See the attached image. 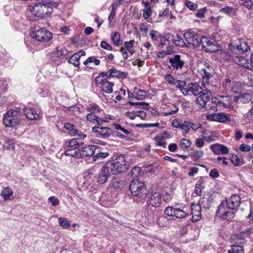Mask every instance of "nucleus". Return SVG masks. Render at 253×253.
<instances>
[{
	"mask_svg": "<svg viewBox=\"0 0 253 253\" xmlns=\"http://www.w3.org/2000/svg\"><path fill=\"white\" fill-rule=\"evenodd\" d=\"M113 126L116 130H119L123 132L126 135H129L132 134V131L130 129H126L122 127L120 124L115 123L113 125Z\"/></svg>",
	"mask_w": 253,
	"mask_h": 253,
	"instance_id": "obj_49",
	"label": "nucleus"
},
{
	"mask_svg": "<svg viewBox=\"0 0 253 253\" xmlns=\"http://www.w3.org/2000/svg\"><path fill=\"white\" fill-rule=\"evenodd\" d=\"M220 11V12L224 13L230 16H231L232 14H234L235 12V9L233 7H230L229 6H225V7L222 8Z\"/></svg>",
	"mask_w": 253,
	"mask_h": 253,
	"instance_id": "obj_50",
	"label": "nucleus"
},
{
	"mask_svg": "<svg viewBox=\"0 0 253 253\" xmlns=\"http://www.w3.org/2000/svg\"><path fill=\"white\" fill-rule=\"evenodd\" d=\"M252 96L249 93L240 94L239 96H235L233 98V101L238 103L246 104L251 101Z\"/></svg>",
	"mask_w": 253,
	"mask_h": 253,
	"instance_id": "obj_23",
	"label": "nucleus"
},
{
	"mask_svg": "<svg viewBox=\"0 0 253 253\" xmlns=\"http://www.w3.org/2000/svg\"><path fill=\"white\" fill-rule=\"evenodd\" d=\"M134 41L131 40L130 41H126L124 42V48L126 49V51L129 52L130 55H133L135 52L133 48V44Z\"/></svg>",
	"mask_w": 253,
	"mask_h": 253,
	"instance_id": "obj_40",
	"label": "nucleus"
},
{
	"mask_svg": "<svg viewBox=\"0 0 253 253\" xmlns=\"http://www.w3.org/2000/svg\"><path fill=\"white\" fill-rule=\"evenodd\" d=\"M58 220L59 225L64 229L69 228L70 226V222L65 218L59 217Z\"/></svg>",
	"mask_w": 253,
	"mask_h": 253,
	"instance_id": "obj_45",
	"label": "nucleus"
},
{
	"mask_svg": "<svg viewBox=\"0 0 253 253\" xmlns=\"http://www.w3.org/2000/svg\"><path fill=\"white\" fill-rule=\"evenodd\" d=\"M210 45L207 48L205 49V52H211V53H215L217 52L219 50H220L221 49V47L217 45V43L216 42H209Z\"/></svg>",
	"mask_w": 253,
	"mask_h": 253,
	"instance_id": "obj_31",
	"label": "nucleus"
},
{
	"mask_svg": "<svg viewBox=\"0 0 253 253\" xmlns=\"http://www.w3.org/2000/svg\"><path fill=\"white\" fill-rule=\"evenodd\" d=\"M111 183L114 189L118 190L123 188L125 183L119 177H114L111 181Z\"/></svg>",
	"mask_w": 253,
	"mask_h": 253,
	"instance_id": "obj_34",
	"label": "nucleus"
},
{
	"mask_svg": "<svg viewBox=\"0 0 253 253\" xmlns=\"http://www.w3.org/2000/svg\"><path fill=\"white\" fill-rule=\"evenodd\" d=\"M165 213L169 216H174L176 218H182L186 216V212L182 209L169 206L165 208Z\"/></svg>",
	"mask_w": 253,
	"mask_h": 253,
	"instance_id": "obj_10",
	"label": "nucleus"
},
{
	"mask_svg": "<svg viewBox=\"0 0 253 253\" xmlns=\"http://www.w3.org/2000/svg\"><path fill=\"white\" fill-rule=\"evenodd\" d=\"M97 146L94 145H90L83 147L80 151L81 158L83 157L93 156Z\"/></svg>",
	"mask_w": 253,
	"mask_h": 253,
	"instance_id": "obj_21",
	"label": "nucleus"
},
{
	"mask_svg": "<svg viewBox=\"0 0 253 253\" xmlns=\"http://www.w3.org/2000/svg\"><path fill=\"white\" fill-rule=\"evenodd\" d=\"M231 163L235 166H240L242 165L238 157L235 155H232L230 159Z\"/></svg>",
	"mask_w": 253,
	"mask_h": 253,
	"instance_id": "obj_57",
	"label": "nucleus"
},
{
	"mask_svg": "<svg viewBox=\"0 0 253 253\" xmlns=\"http://www.w3.org/2000/svg\"><path fill=\"white\" fill-rule=\"evenodd\" d=\"M108 169L109 168L105 165L99 170L97 178V181L99 184L105 183L110 175Z\"/></svg>",
	"mask_w": 253,
	"mask_h": 253,
	"instance_id": "obj_17",
	"label": "nucleus"
},
{
	"mask_svg": "<svg viewBox=\"0 0 253 253\" xmlns=\"http://www.w3.org/2000/svg\"><path fill=\"white\" fill-rule=\"evenodd\" d=\"M128 104L130 105L137 106L138 108L146 109L148 110L149 109V104L146 102H134L132 101H129Z\"/></svg>",
	"mask_w": 253,
	"mask_h": 253,
	"instance_id": "obj_51",
	"label": "nucleus"
},
{
	"mask_svg": "<svg viewBox=\"0 0 253 253\" xmlns=\"http://www.w3.org/2000/svg\"><path fill=\"white\" fill-rule=\"evenodd\" d=\"M169 63L173 70H178L183 68L185 62L181 58V55L176 54L169 58Z\"/></svg>",
	"mask_w": 253,
	"mask_h": 253,
	"instance_id": "obj_15",
	"label": "nucleus"
},
{
	"mask_svg": "<svg viewBox=\"0 0 253 253\" xmlns=\"http://www.w3.org/2000/svg\"><path fill=\"white\" fill-rule=\"evenodd\" d=\"M164 139H165L163 138V136H160L159 135H158L154 137V140L156 141V144L165 148L166 147V142Z\"/></svg>",
	"mask_w": 253,
	"mask_h": 253,
	"instance_id": "obj_48",
	"label": "nucleus"
},
{
	"mask_svg": "<svg viewBox=\"0 0 253 253\" xmlns=\"http://www.w3.org/2000/svg\"><path fill=\"white\" fill-rule=\"evenodd\" d=\"M134 93L137 96H135L134 98L136 100H141V97H144L147 94V92L145 90H142L137 87L134 88Z\"/></svg>",
	"mask_w": 253,
	"mask_h": 253,
	"instance_id": "obj_47",
	"label": "nucleus"
},
{
	"mask_svg": "<svg viewBox=\"0 0 253 253\" xmlns=\"http://www.w3.org/2000/svg\"><path fill=\"white\" fill-rule=\"evenodd\" d=\"M184 38L188 44H191L194 48H199L198 35L194 32L188 31L184 34Z\"/></svg>",
	"mask_w": 253,
	"mask_h": 253,
	"instance_id": "obj_13",
	"label": "nucleus"
},
{
	"mask_svg": "<svg viewBox=\"0 0 253 253\" xmlns=\"http://www.w3.org/2000/svg\"><path fill=\"white\" fill-rule=\"evenodd\" d=\"M23 112L26 118L31 120H37L39 118V115L37 114V111L33 107L28 106L24 107L23 108Z\"/></svg>",
	"mask_w": 253,
	"mask_h": 253,
	"instance_id": "obj_20",
	"label": "nucleus"
},
{
	"mask_svg": "<svg viewBox=\"0 0 253 253\" xmlns=\"http://www.w3.org/2000/svg\"><path fill=\"white\" fill-rule=\"evenodd\" d=\"M229 210L225 207L223 204H220L218 207L216 215L222 220L230 221L234 217L235 212Z\"/></svg>",
	"mask_w": 253,
	"mask_h": 253,
	"instance_id": "obj_6",
	"label": "nucleus"
},
{
	"mask_svg": "<svg viewBox=\"0 0 253 253\" xmlns=\"http://www.w3.org/2000/svg\"><path fill=\"white\" fill-rule=\"evenodd\" d=\"M211 120L219 122L220 123H225L229 121L230 120V115L223 113H214L209 117Z\"/></svg>",
	"mask_w": 253,
	"mask_h": 253,
	"instance_id": "obj_19",
	"label": "nucleus"
},
{
	"mask_svg": "<svg viewBox=\"0 0 253 253\" xmlns=\"http://www.w3.org/2000/svg\"><path fill=\"white\" fill-rule=\"evenodd\" d=\"M211 41L209 40L207 37H203L201 38L199 40V48L201 47L202 49L205 51V49L207 48L210 44L209 42H211Z\"/></svg>",
	"mask_w": 253,
	"mask_h": 253,
	"instance_id": "obj_41",
	"label": "nucleus"
},
{
	"mask_svg": "<svg viewBox=\"0 0 253 253\" xmlns=\"http://www.w3.org/2000/svg\"><path fill=\"white\" fill-rule=\"evenodd\" d=\"M213 202V196L209 192L205 193L201 199L200 206L205 210H209Z\"/></svg>",
	"mask_w": 253,
	"mask_h": 253,
	"instance_id": "obj_16",
	"label": "nucleus"
},
{
	"mask_svg": "<svg viewBox=\"0 0 253 253\" xmlns=\"http://www.w3.org/2000/svg\"><path fill=\"white\" fill-rule=\"evenodd\" d=\"M141 169L138 167H133L129 173V175L131 176L132 180H138L140 175Z\"/></svg>",
	"mask_w": 253,
	"mask_h": 253,
	"instance_id": "obj_38",
	"label": "nucleus"
},
{
	"mask_svg": "<svg viewBox=\"0 0 253 253\" xmlns=\"http://www.w3.org/2000/svg\"><path fill=\"white\" fill-rule=\"evenodd\" d=\"M111 40L114 44L118 46L123 43V41L121 40L120 33L118 32L114 33L111 36Z\"/></svg>",
	"mask_w": 253,
	"mask_h": 253,
	"instance_id": "obj_39",
	"label": "nucleus"
},
{
	"mask_svg": "<svg viewBox=\"0 0 253 253\" xmlns=\"http://www.w3.org/2000/svg\"><path fill=\"white\" fill-rule=\"evenodd\" d=\"M109 121L107 120H103V118H101L97 116L96 118V120H95L94 123L96 124L97 125L94 126V127H98L103 126L102 125L104 123H108Z\"/></svg>",
	"mask_w": 253,
	"mask_h": 253,
	"instance_id": "obj_59",
	"label": "nucleus"
},
{
	"mask_svg": "<svg viewBox=\"0 0 253 253\" xmlns=\"http://www.w3.org/2000/svg\"><path fill=\"white\" fill-rule=\"evenodd\" d=\"M241 198L238 195H233L225 201H222L220 204H223L225 207L231 210H237L240 205Z\"/></svg>",
	"mask_w": 253,
	"mask_h": 253,
	"instance_id": "obj_9",
	"label": "nucleus"
},
{
	"mask_svg": "<svg viewBox=\"0 0 253 253\" xmlns=\"http://www.w3.org/2000/svg\"><path fill=\"white\" fill-rule=\"evenodd\" d=\"M175 84H174V86L178 89H180L182 88H183L186 85V83L184 81H181V80H176V81L175 83Z\"/></svg>",
	"mask_w": 253,
	"mask_h": 253,
	"instance_id": "obj_61",
	"label": "nucleus"
},
{
	"mask_svg": "<svg viewBox=\"0 0 253 253\" xmlns=\"http://www.w3.org/2000/svg\"><path fill=\"white\" fill-rule=\"evenodd\" d=\"M201 208L200 205H195L192 207L191 214L192 215V221L196 222L198 221L201 217Z\"/></svg>",
	"mask_w": 253,
	"mask_h": 253,
	"instance_id": "obj_25",
	"label": "nucleus"
},
{
	"mask_svg": "<svg viewBox=\"0 0 253 253\" xmlns=\"http://www.w3.org/2000/svg\"><path fill=\"white\" fill-rule=\"evenodd\" d=\"M188 125V121H184L183 123H180L179 121L176 119L172 121V126L174 127L179 128L183 131V132L187 133L189 132V129L186 126Z\"/></svg>",
	"mask_w": 253,
	"mask_h": 253,
	"instance_id": "obj_22",
	"label": "nucleus"
},
{
	"mask_svg": "<svg viewBox=\"0 0 253 253\" xmlns=\"http://www.w3.org/2000/svg\"><path fill=\"white\" fill-rule=\"evenodd\" d=\"M233 62L238 66L253 71V65L245 57L238 55H231Z\"/></svg>",
	"mask_w": 253,
	"mask_h": 253,
	"instance_id": "obj_12",
	"label": "nucleus"
},
{
	"mask_svg": "<svg viewBox=\"0 0 253 253\" xmlns=\"http://www.w3.org/2000/svg\"><path fill=\"white\" fill-rule=\"evenodd\" d=\"M203 180L200 179L198 180L194 190V193L198 196H201L202 193V190L204 188V186L202 185Z\"/></svg>",
	"mask_w": 253,
	"mask_h": 253,
	"instance_id": "obj_43",
	"label": "nucleus"
},
{
	"mask_svg": "<svg viewBox=\"0 0 253 253\" xmlns=\"http://www.w3.org/2000/svg\"><path fill=\"white\" fill-rule=\"evenodd\" d=\"M114 84L109 81H105L104 84L102 85V89L103 91L106 93H111L113 91V87Z\"/></svg>",
	"mask_w": 253,
	"mask_h": 253,
	"instance_id": "obj_35",
	"label": "nucleus"
},
{
	"mask_svg": "<svg viewBox=\"0 0 253 253\" xmlns=\"http://www.w3.org/2000/svg\"><path fill=\"white\" fill-rule=\"evenodd\" d=\"M207 86V88L200 94V96L196 99V103L199 104L202 108L209 109L207 106V103L210 101L212 95V91H214L213 87L212 86Z\"/></svg>",
	"mask_w": 253,
	"mask_h": 253,
	"instance_id": "obj_4",
	"label": "nucleus"
},
{
	"mask_svg": "<svg viewBox=\"0 0 253 253\" xmlns=\"http://www.w3.org/2000/svg\"><path fill=\"white\" fill-rule=\"evenodd\" d=\"M69 54V51L65 48L63 47L58 49L57 48L56 50L52 52L51 57L53 58V56H57L59 58H61L67 56Z\"/></svg>",
	"mask_w": 253,
	"mask_h": 253,
	"instance_id": "obj_30",
	"label": "nucleus"
},
{
	"mask_svg": "<svg viewBox=\"0 0 253 253\" xmlns=\"http://www.w3.org/2000/svg\"><path fill=\"white\" fill-rule=\"evenodd\" d=\"M186 126L188 127V129H190V128H191L194 130H196L198 128L202 127V125L200 123H194L189 121H188V125Z\"/></svg>",
	"mask_w": 253,
	"mask_h": 253,
	"instance_id": "obj_54",
	"label": "nucleus"
},
{
	"mask_svg": "<svg viewBox=\"0 0 253 253\" xmlns=\"http://www.w3.org/2000/svg\"><path fill=\"white\" fill-rule=\"evenodd\" d=\"M139 29L140 31L142 32V36L143 37L147 36L148 31V24L146 23H141L139 25Z\"/></svg>",
	"mask_w": 253,
	"mask_h": 253,
	"instance_id": "obj_55",
	"label": "nucleus"
},
{
	"mask_svg": "<svg viewBox=\"0 0 253 253\" xmlns=\"http://www.w3.org/2000/svg\"><path fill=\"white\" fill-rule=\"evenodd\" d=\"M229 47L230 50L232 52V55H239L243 54V52H240V50H241L242 49L240 48L237 40L231 42L229 44Z\"/></svg>",
	"mask_w": 253,
	"mask_h": 253,
	"instance_id": "obj_27",
	"label": "nucleus"
},
{
	"mask_svg": "<svg viewBox=\"0 0 253 253\" xmlns=\"http://www.w3.org/2000/svg\"><path fill=\"white\" fill-rule=\"evenodd\" d=\"M162 195L160 191L156 190L152 191L151 196L147 201L148 205L154 208L159 207L161 204Z\"/></svg>",
	"mask_w": 253,
	"mask_h": 253,
	"instance_id": "obj_14",
	"label": "nucleus"
},
{
	"mask_svg": "<svg viewBox=\"0 0 253 253\" xmlns=\"http://www.w3.org/2000/svg\"><path fill=\"white\" fill-rule=\"evenodd\" d=\"M173 42L176 46L181 47H188L184 40L178 35H176L173 39Z\"/></svg>",
	"mask_w": 253,
	"mask_h": 253,
	"instance_id": "obj_37",
	"label": "nucleus"
},
{
	"mask_svg": "<svg viewBox=\"0 0 253 253\" xmlns=\"http://www.w3.org/2000/svg\"><path fill=\"white\" fill-rule=\"evenodd\" d=\"M157 222L160 226L164 227L166 226L167 222V217L164 216H160L157 219Z\"/></svg>",
	"mask_w": 253,
	"mask_h": 253,
	"instance_id": "obj_60",
	"label": "nucleus"
},
{
	"mask_svg": "<svg viewBox=\"0 0 253 253\" xmlns=\"http://www.w3.org/2000/svg\"><path fill=\"white\" fill-rule=\"evenodd\" d=\"M78 138H73L70 141L66 142L65 145L69 148L77 149L80 145L84 144L83 141H78Z\"/></svg>",
	"mask_w": 253,
	"mask_h": 253,
	"instance_id": "obj_32",
	"label": "nucleus"
},
{
	"mask_svg": "<svg viewBox=\"0 0 253 253\" xmlns=\"http://www.w3.org/2000/svg\"><path fill=\"white\" fill-rule=\"evenodd\" d=\"M166 81L170 85L174 86L176 79L170 74H167L164 77Z\"/></svg>",
	"mask_w": 253,
	"mask_h": 253,
	"instance_id": "obj_52",
	"label": "nucleus"
},
{
	"mask_svg": "<svg viewBox=\"0 0 253 253\" xmlns=\"http://www.w3.org/2000/svg\"><path fill=\"white\" fill-rule=\"evenodd\" d=\"M127 75L126 72L118 71L114 68L109 70V76H111V78H126Z\"/></svg>",
	"mask_w": 253,
	"mask_h": 253,
	"instance_id": "obj_29",
	"label": "nucleus"
},
{
	"mask_svg": "<svg viewBox=\"0 0 253 253\" xmlns=\"http://www.w3.org/2000/svg\"><path fill=\"white\" fill-rule=\"evenodd\" d=\"M92 132L97 137L106 139L109 138L112 134V130L106 126L93 127Z\"/></svg>",
	"mask_w": 253,
	"mask_h": 253,
	"instance_id": "obj_11",
	"label": "nucleus"
},
{
	"mask_svg": "<svg viewBox=\"0 0 253 253\" xmlns=\"http://www.w3.org/2000/svg\"><path fill=\"white\" fill-rule=\"evenodd\" d=\"M172 196L173 194L172 192L169 193L164 191L162 196L163 200L166 203H169L171 200Z\"/></svg>",
	"mask_w": 253,
	"mask_h": 253,
	"instance_id": "obj_56",
	"label": "nucleus"
},
{
	"mask_svg": "<svg viewBox=\"0 0 253 253\" xmlns=\"http://www.w3.org/2000/svg\"><path fill=\"white\" fill-rule=\"evenodd\" d=\"M191 145V142L190 140L182 138L180 142L179 146L183 150H187Z\"/></svg>",
	"mask_w": 253,
	"mask_h": 253,
	"instance_id": "obj_46",
	"label": "nucleus"
},
{
	"mask_svg": "<svg viewBox=\"0 0 253 253\" xmlns=\"http://www.w3.org/2000/svg\"><path fill=\"white\" fill-rule=\"evenodd\" d=\"M187 87L189 88L190 92H191L194 96L199 95L203 91L202 88L197 83L189 84L187 85Z\"/></svg>",
	"mask_w": 253,
	"mask_h": 253,
	"instance_id": "obj_24",
	"label": "nucleus"
},
{
	"mask_svg": "<svg viewBox=\"0 0 253 253\" xmlns=\"http://www.w3.org/2000/svg\"><path fill=\"white\" fill-rule=\"evenodd\" d=\"M129 189L132 195L138 197L140 201L145 199L148 191L143 182L138 180H132L129 185Z\"/></svg>",
	"mask_w": 253,
	"mask_h": 253,
	"instance_id": "obj_2",
	"label": "nucleus"
},
{
	"mask_svg": "<svg viewBox=\"0 0 253 253\" xmlns=\"http://www.w3.org/2000/svg\"><path fill=\"white\" fill-rule=\"evenodd\" d=\"M97 117V115L96 114L89 113L86 115V119L87 121L94 123L95 120H96Z\"/></svg>",
	"mask_w": 253,
	"mask_h": 253,
	"instance_id": "obj_63",
	"label": "nucleus"
},
{
	"mask_svg": "<svg viewBox=\"0 0 253 253\" xmlns=\"http://www.w3.org/2000/svg\"><path fill=\"white\" fill-rule=\"evenodd\" d=\"M185 5L192 10H195L197 8V5L193 3L189 0H185Z\"/></svg>",
	"mask_w": 253,
	"mask_h": 253,
	"instance_id": "obj_62",
	"label": "nucleus"
},
{
	"mask_svg": "<svg viewBox=\"0 0 253 253\" xmlns=\"http://www.w3.org/2000/svg\"><path fill=\"white\" fill-rule=\"evenodd\" d=\"M210 149L215 155H226L229 153L228 148L225 145L215 143L210 146Z\"/></svg>",
	"mask_w": 253,
	"mask_h": 253,
	"instance_id": "obj_18",
	"label": "nucleus"
},
{
	"mask_svg": "<svg viewBox=\"0 0 253 253\" xmlns=\"http://www.w3.org/2000/svg\"><path fill=\"white\" fill-rule=\"evenodd\" d=\"M108 156L109 153L108 152H100L93 156L92 159L93 161H95L99 158L103 159L106 158Z\"/></svg>",
	"mask_w": 253,
	"mask_h": 253,
	"instance_id": "obj_58",
	"label": "nucleus"
},
{
	"mask_svg": "<svg viewBox=\"0 0 253 253\" xmlns=\"http://www.w3.org/2000/svg\"><path fill=\"white\" fill-rule=\"evenodd\" d=\"M213 69L209 64H207L205 68L201 70V74L203 78L202 84L203 86H212L209 83V80L213 76Z\"/></svg>",
	"mask_w": 253,
	"mask_h": 253,
	"instance_id": "obj_8",
	"label": "nucleus"
},
{
	"mask_svg": "<svg viewBox=\"0 0 253 253\" xmlns=\"http://www.w3.org/2000/svg\"><path fill=\"white\" fill-rule=\"evenodd\" d=\"M64 128L68 131V132L72 136H76L77 135V129H76L74 125L66 123L64 125Z\"/></svg>",
	"mask_w": 253,
	"mask_h": 253,
	"instance_id": "obj_36",
	"label": "nucleus"
},
{
	"mask_svg": "<svg viewBox=\"0 0 253 253\" xmlns=\"http://www.w3.org/2000/svg\"><path fill=\"white\" fill-rule=\"evenodd\" d=\"M58 6L59 3L57 1L45 0L35 4L31 12L36 17L44 18L52 13L53 7L57 8Z\"/></svg>",
	"mask_w": 253,
	"mask_h": 253,
	"instance_id": "obj_1",
	"label": "nucleus"
},
{
	"mask_svg": "<svg viewBox=\"0 0 253 253\" xmlns=\"http://www.w3.org/2000/svg\"><path fill=\"white\" fill-rule=\"evenodd\" d=\"M228 253H244V247L242 245H233L231 246V249L228 251Z\"/></svg>",
	"mask_w": 253,
	"mask_h": 253,
	"instance_id": "obj_42",
	"label": "nucleus"
},
{
	"mask_svg": "<svg viewBox=\"0 0 253 253\" xmlns=\"http://www.w3.org/2000/svg\"><path fill=\"white\" fill-rule=\"evenodd\" d=\"M85 109L90 113L96 114L103 111L99 106L94 103H90L85 105Z\"/></svg>",
	"mask_w": 253,
	"mask_h": 253,
	"instance_id": "obj_26",
	"label": "nucleus"
},
{
	"mask_svg": "<svg viewBox=\"0 0 253 253\" xmlns=\"http://www.w3.org/2000/svg\"><path fill=\"white\" fill-rule=\"evenodd\" d=\"M17 113L16 110H10L4 115L3 123L5 126L13 127L19 123V120L16 117Z\"/></svg>",
	"mask_w": 253,
	"mask_h": 253,
	"instance_id": "obj_7",
	"label": "nucleus"
},
{
	"mask_svg": "<svg viewBox=\"0 0 253 253\" xmlns=\"http://www.w3.org/2000/svg\"><path fill=\"white\" fill-rule=\"evenodd\" d=\"M109 165V169L113 174L123 172L127 169L125 157L123 155L118 156L116 159L113 160Z\"/></svg>",
	"mask_w": 253,
	"mask_h": 253,
	"instance_id": "obj_3",
	"label": "nucleus"
},
{
	"mask_svg": "<svg viewBox=\"0 0 253 253\" xmlns=\"http://www.w3.org/2000/svg\"><path fill=\"white\" fill-rule=\"evenodd\" d=\"M79 55L74 53L68 60V62L73 64L75 67H79L80 63Z\"/></svg>",
	"mask_w": 253,
	"mask_h": 253,
	"instance_id": "obj_44",
	"label": "nucleus"
},
{
	"mask_svg": "<svg viewBox=\"0 0 253 253\" xmlns=\"http://www.w3.org/2000/svg\"><path fill=\"white\" fill-rule=\"evenodd\" d=\"M30 35L32 38L35 39L39 42H47L52 38L51 33L44 28H42L39 29L35 28Z\"/></svg>",
	"mask_w": 253,
	"mask_h": 253,
	"instance_id": "obj_5",
	"label": "nucleus"
},
{
	"mask_svg": "<svg viewBox=\"0 0 253 253\" xmlns=\"http://www.w3.org/2000/svg\"><path fill=\"white\" fill-rule=\"evenodd\" d=\"M13 193L12 189L9 187H6L3 189L1 192L0 196L4 201L11 200L13 199Z\"/></svg>",
	"mask_w": 253,
	"mask_h": 253,
	"instance_id": "obj_28",
	"label": "nucleus"
},
{
	"mask_svg": "<svg viewBox=\"0 0 253 253\" xmlns=\"http://www.w3.org/2000/svg\"><path fill=\"white\" fill-rule=\"evenodd\" d=\"M152 10L151 8L144 9L143 10V17L147 20L151 15Z\"/></svg>",
	"mask_w": 253,
	"mask_h": 253,
	"instance_id": "obj_64",
	"label": "nucleus"
},
{
	"mask_svg": "<svg viewBox=\"0 0 253 253\" xmlns=\"http://www.w3.org/2000/svg\"><path fill=\"white\" fill-rule=\"evenodd\" d=\"M64 154L66 156H72L77 159L81 158V154L79 149L69 148L65 151Z\"/></svg>",
	"mask_w": 253,
	"mask_h": 253,
	"instance_id": "obj_33",
	"label": "nucleus"
},
{
	"mask_svg": "<svg viewBox=\"0 0 253 253\" xmlns=\"http://www.w3.org/2000/svg\"><path fill=\"white\" fill-rule=\"evenodd\" d=\"M204 153L202 151H195L191 155V158L194 161H198L203 156Z\"/></svg>",
	"mask_w": 253,
	"mask_h": 253,
	"instance_id": "obj_53",
	"label": "nucleus"
}]
</instances>
